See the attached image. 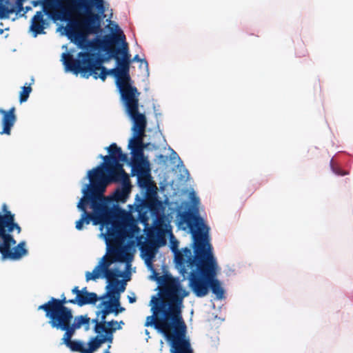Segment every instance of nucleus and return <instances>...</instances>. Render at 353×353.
<instances>
[{"instance_id":"nucleus-1","label":"nucleus","mask_w":353,"mask_h":353,"mask_svg":"<svg viewBox=\"0 0 353 353\" xmlns=\"http://www.w3.org/2000/svg\"><path fill=\"white\" fill-rule=\"evenodd\" d=\"M115 176L114 179L111 175H105L101 167L88 172L90 183L83 190V196L78 203L77 208L83 213L75 225L78 230L83 228L84 223L88 225L91 221L94 225L105 226V242L113 248L121 246L127 238L132 239L140 232V228L132 219L123 221L117 219L113 209L103 196L109 183L121 182V187L116 190L114 198L118 202L126 201L132 188L129 176L126 172L116 174Z\"/></svg>"},{"instance_id":"nucleus-2","label":"nucleus","mask_w":353,"mask_h":353,"mask_svg":"<svg viewBox=\"0 0 353 353\" xmlns=\"http://www.w3.org/2000/svg\"><path fill=\"white\" fill-rule=\"evenodd\" d=\"M161 284L160 294L162 299L167 301L168 309L159 298L153 297L152 310L153 315L146 318L144 325L154 326L170 342V352L176 347L190 343L185 339L186 325L181 315L183 299L189 295L178 279L171 275H164L158 279Z\"/></svg>"},{"instance_id":"nucleus-3","label":"nucleus","mask_w":353,"mask_h":353,"mask_svg":"<svg viewBox=\"0 0 353 353\" xmlns=\"http://www.w3.org/2000/svg\"><path fill=\"white\" fill-rule=\"evenodd\" d=\"M47 0L43 7L54 19L71 21L66 28L68 37L82 49H88L92 43L86 39L87 34H95L100 30L101 17L92 11V4L88 0Z\"/></svg>"},{"instance_id":"nucleus-4","label":"nucleus","mask_w":353,"mask_h":353,"mask_svg":"<svg viewBox=\"0 0 353 353\" xmlns=\"http://www.w3.org/2000/svg\"><path fill=\"white\" fill-rule=\"evenodd\" d=\"M192 261L195 262V259ZM197 265L188 274L192 291L197 297H203L210 289L218 299H223L224 290L216 279L219 267L212 252L197 256Z\"/></svg>"},{"instance_id":"nucleus-5","label":"nucleus","mask_w":353,"mask_h":353,"mask_svg":"<svg viewBox=\"0 0 353 353\" xmlns=\"http://www.w3.org/2000/svg\"><path fill=\"white\" fill-rule=\"evenodd\" d=\"M19 234L22 228L16 221L15 214L3 203L0 211V254L2 260L18 261L28 254L26 243L22 241L17 244L13 232Z\"/></svg>"},{"instance_id":"nucleus-6","label":"nucleus","mask_w":353,"mask_h":353,"mask_svg":"<svg viewBox=\"0 0 353 353\" xmlns=\"http://www.w3.org/2000/svg\"><path fill=\"white\" fill-rule=\"evenodd\" d=\"M62 57L65 70L76 75L81 74L85 78L93 76L95 79L100 78L103 81L108 75L107 68L101 65L102 60L95 53L79 52L77 59H74L70 53H63Z\"/></svg>"},{"instance_id":"nucleus-7","label":"nucleus","mask_w":353,"mask_h":353,"mask_svg":"<svg viewBox=\"0 0 353 353\" xmlns=\"http://www.w3.org/2000/svg\"><path fill=\"white\" fill-rule=\"evenodd\" d=\"M179 242L175 240H171V249L174 253V261L176 265L179 269L180 273L185 277V274H188V268L191 270L197 265V259L194 261L193 260L197 259V256H203L208 254L211 252V245L210 243H204L202 234L201 232L194 234V253L192 255V251L188 248H185L179 251L178 249Z\"/></svg>"},{"instance_id":"nucleus-8","label":"nucleus","mask_w":353,"mask_h":353,"mask_svg":"<svg viewBox=\"0 0 353 353\" xmlns=\"http://www.w3.org/2000/svg\"><path fill=\"white\" fill-rule=\"evenodd\" d=\"M123 243L121 245V246L117 248H113L110 246V248L115 250V251L118 253V257L113 258L112 256H108L107 254L104 255L101 259L98 265L94 268L92 272H87L85 273V279L87 281H89L90 280L95 281L100 276L104 277L107 279L108 283L106 288H112V294H114V291L117 288H119V285L121 286V284L124 283L123 281H121L117 279L118 277L123 276V273L118 269H110V266L116 261H124L123 257H121L119 253V249L122 246ZM106 244L110 247L107 243Z\"/></svg>"},{"instance_id":"nucleus-9","label":"nucleus","mask_w":353,"mask_h":353,"mask_svg":"<svg viewBox=\"0 0 353 353\" xmlns=\"http://www.w3.org/2000/svg\"><path fill=\"white\" fill-rule=\"evenodd\" d=\"M106 150L110 154L99 156V158L103 159V163L99 167L103 170L105 175H111L112 179H115L116 174L125 172L121 162H126L128 157L115 143H112Z\"/></svg>"},{"instance_id":"nucleus-10","label":"nucleus","mask_w":353,"mask_h":353,"mask_svg":"<svg viewBox=\"0 0 353 353\" xmlns=\"http://www.w3.org/2000/svg\"><path fill=\"white\" fill-rule=\"evenodd\" d=\"M108 74L113 75L116 78V84L119 90L121 100L123 103L139 98L140 92L136 87L131 84L130 72L122 66L108 70Z\"/></svg>"},{"instance_id":"nucleus-11","label":"nucleus","mask_w":353,"mask_h":353,"mask_svg":"<svg viewBox=\"0 0 353 353\" xmlns=\"http://www.w3.org/2000/svg\"><path fill=\"white\" fill-rule=\"evenodd\" d=\"M90 319L86 315H79L61 318L58 319L49 320V323L52 327L64 331L62 338L63 343L65 345L72 341V338L75 334L77 330L79 329L83 325H89ZM88 329V327L86 330Z\"/></svg>"},{"instance_id":"nucleus-12","label":"nucleus","mask_w":353,"mask_h":353,"mask_svg":"<svg viewBox=\"0 0 353 353\" xmlns=\"http://www.w3.org/2000/svg\"><path fill=\"white\" fill-rule=\"evenodd\" d=\"M90 319L86 315H79L61 318L58 319L49 320V323L52 327L64 331L62 338L63 343L65 345L72 341V338L75 334L77 330L79 329L83 325H89ZM88 329V327L86 330Z\"/></svg>"},{"instance_id":"nucleus-13","label":"nucleus","mask_w":353,"mask_h":353,"mask_svg":"<svg viewBox=\"0 0 353 353\" xmlns=\"http://www.w3.org/2000/svg\"><path fill=\"white\" fill-rule=\"evenodd\" d=\"M72 301L73 299H67L62 294L60 299L52 297L47 303L39 305L38 310H43L49 320L74 316L72 310L65 306L67 303H72Z\"/></svg>"},{"instance_id":"nucleus-14","label":"nucleus","mask_w":353,"mask_h":353,"mask_svg":"<svg viewBox=\"0 0 353 353\" xmlns=\"http://www.w3.org/2000/svg\"><path fill=\"white\" fill-rule=\"evenodd\" d=\"M125 111L133 122V136L143 140L145 137L147 119L144 114L139 111V98L124 103Z\"/></svg>"},{"instance_id":"nucleus-15","label":"nucleus","mask_w":353,"mask_h":353,"mask_svg":"<svg viewBox=\"0 0 353 353\" xmlns=\"http://www.w3.org/2000/svg\"><path fill=\"white\" fill-rule=\"evenodd\" d=\"M179 216L180 222L181 223H186L187 227L192 234L193 239L194 238V234L201 232L203 243H209L208 242V228L205 225L203 219L200 216L194 214L191 211H184L179 214Z\"/></svg>"},{"instance_id":"nucleus-16","label":"nucleus","mask_w":353,"mask_h":353,"mask_svg":"<svg viewBox=\"0 0 353 353\" xmlns=\"http://www.w3.org/2000/svg\"><path fill=\"white\" fill-rule=\"evenodd\" d=\"M125 283H122L121 286L115 290L114 294H112V288H108L109 290L108 295L112 300V301H105L102 302V305L104 306V308L101 311L98 312L97 315L101 313V320L105 321V319L108 314L110 313H114V315H117L119 313H121L125 310L124 307H120L119 309L115 308L113 309V306H119V293L122 292L125 289Z\"/></svg>"},{"instance_id":"nucleus-17","label":"nucleus","mask_w":353,"mask_h":353,"mask_svg":"<svg viewBox=\"0 0 353 353\" xmlns=\"http://www.w3.org/2000/svg\"><path fill=\"white\" fill-rule=\"evenodd\" d=\"M125 37L122 33L121 34V40L123 41L121 48H118L117 54H114L113 59H115L117 66H122L130 72V66L132 63L131 55L129 53L128 44L125 41Z\"/></svg>"},{"instance_id":"nucleus-18","label":"nucleus","mask_w":353,"mask_h":353,"mask_svg":"<svg viewBox=\"0 0 353 353\" xmlns=\"http://www.w3.org/2000/svg\"><path fill=\"white\" fill-rule=\"evenodd\" d=\"M121 39V35L108 34L104 36L103 39H97L95 43V48L101 49L108 54L109 58H113L118 48H115V44L118 40Z\"/></svg>"},{"instance_id":"nucleus-19","label":"nucleus","mask_w":353,"mask_h":353,"mask_svg":"<svg viewBox=\"0 0 353 353\" xmlns=\"http://www.w3.org/2000/svg\"><path fill=\"white\" fill-rule=\"evenodd\" d=\"M15 111V107H12L8 110L0 108V114L3 116L1 121L2 130L0 134L10 135L12 128L17 121Z\"/></svg>"},{"instance_id":"nucleus-20","label":"nucleus","mask_w":353,"mask_h":353,"mask_svg":"<svg viewBox=\"0 0 353 353\" xmlns=\"http://www.w3.org/2000/svg\"><path fill=\"white\" fill-rule=\"evenodd\" d=\"M72 293L75 294L76 296L72 301V304H77L79 306H83L88 304H95L98 301V296L97 294H79V288L78 286H75L72 290Z\"/></svg>"},{"instance_id":"nucleus-21","label":"nucleus","mask_w":353,"mask_h":353,"mask_svg":"<svg viewBox=\"0 0 353 353\" xmlns=\"http://www.w3.org/2000/svg\"><path fill=\"white\" fill-rule=\"evenodd\" d=\"M132 172H135L137 175V182L140 187L148 188L151 181L150 165L146 166L132 168Z\"/></svg>"},{"instance_id":"nucleus-22","label":"nucleus","mask_w":353,"mask_h":353,"mask_svg":"<svg viewBox=\"0 0 353 353\" xmlns=\"http://www.w3.org/2000/svg\"><path fill=\"white\" fill-rule=\"evenodd\" d=\"M166 225L163 220H158L157 225L154 228V234H150L152 237L157 238L156 244L159 246L164 245L166 243Z\"/></svg>"},{"instance_id":"nucleus-23","label":"nucleus","mask_w":353,"mask_h":353,"mask_svg":"<svg viewBox=\"0 0 353 353\" xmlns=\"http://www.w3.org/2000/svg\"><path fill=\"white\" fill-rule=\"evenodd\" d=\"M45 20L42 12H37L32 19L30 26V30L32 32L34 37L38 34L45 33L43 30L45 28Z\"/></svg>"},{"instance_id":"nucleus-24","label":"nucleus","mask_w":353,"mask_h":353,"mask_svg":"<svg viewBox=\"0 0 353 353\" xmlns=\"http://www.w3.org/2000/svg\"><path fill=\"white\" fill-rule=\"evenodd\" d=\"M145 148H132L130 149L133 155L132 161V168L146 166L150 165L149 161L145 158L143 150Z\"/></svg>"},{"instance_id":"nucleus-25","label":"nucleus","mask_w":353,"mask_h":353,"mask_svg":"<svg viewBox=\"0 0 353 353\" xmlns=\"http://www.w3.org/2000/svg\"><path fill=\"white\" fill-rule=\"evenodd\" d=\"M149 240L148 243L141 248L142 251L145 252V254L150 259L154 257L155 254L156 241L151 239L152 236L148 234Z\"/></svg>"},{"instance_id":"nucleus-26","label":"nucleus","mask_w":353,"mask_h":353,"mask_svg":"<svg viewBox=\"0 0 353 353\" xmlns=\"http://www.w3.org/2000/svg\"><path fill=\"white\" fill-rule=\"evenodd\" d=\"M103 344L101 336H96L92 338L89 342V348H85V353H93L94 351L97 350L101 345Z\"/></svg>"},{"instance_id":"nucleus-27","label":"nucleus","mask_w":353,"mask_h":353,"mask_svg":"<svg viewBox=\"0 0 353 353\" xmlns=\"http://www.w3.org/2000/svg\"><path fill=\"white\" fill-rule=\"evenodd\" d=\"M65 345L69 347L72 352H78L80 353H85V348L83 343L79 341H70Z\"/></svg>"},{"instance_id":"nucleus-28","label":"nucleus","mask_w":353,"mask_h":353,"mask_svg":"<svg viewBox=\"0 0 353 353\" xmlns=\"http://www.w3.org/2000/svg\"><path fill=\"white\" fill-rule=\"evenodd\" d=\"M147 147V144L143 142V140L141 138L136 137L132 136V137L130 139L128 143V148H145Z\"/></svg>"},{"instance_id":"nucleus-29","label":"nucleus","mask_w":353,"mask_h":353,"mask_svg":"<svg viewBox=\"0 0 353 353\" xmlns=\"http://www.w3.org/2000/svg\"><path fill=\"white\" fill-rule=\"evenodd\" d=\"M26 85H27V83ZM31 92L32 88L30 84L28 85L23 86L21 88V91L19 93V102L21 103L26 102L28 100Z\"/></svg>"},{"instance_id":"nucleus-30","label":"nucleus","mask_w":353,"mask_h":353,"mask_svg":"<svg viewBox=\"0 0 353 353\" xmlns=\"http://www.w3.org/2000/svg\"><path fill=\"white\" fill-rule=\"evenodd\" d=\"M4 0H0V19H4L8 17L10 13L14 12L13 8H9L8 6L3 5L2 2ZM1 32V31H0Z\"/></svg>"},{"instance_id":"nucleus-31","label":"nucleus","mask_w":353,"mask_h":353,"mask_svg":"<svg viewBox=\"0 0 353 353\" xmlns=\"http://www.w3.org/2000/svg\"><path fill=\"white\" fill-rule=\"evenodd\" d=\"M92 322L95 323L94 330L95 333L98 334H101L105 332V328L106 326V321H101L100 322L98 321L97 319H93Z\"/></svg>"},{"instance_id":"nucleus-32","label":"nucleus","mask_w":353,"mask_h":353,"mask_svg":"<svg viewBox=\"0 0 353 353\" xmlns=\"http://www.w3.org/2000/svg\"><path fill=\"white\" fill-rule=\"evenodd\" d=\"M92 1L97 10L101 13H103L105 11L103 0H92Z\"/></svg>"},{"instance_id":"nucleus-33","label":"nucleus","mask_w":353,"mask_h":353,"mask_svg":"<svg viewBox=\"0 0 353 353\" xmlns=\"http://www.w3.org/2000/svg\"><path fill=\"white\" fill-rule=\"evenodd\" d=\"M331 166L332 171L334 174L339 176H345L349 174L348 172L342 170L340 168L336 167L332 164V161H331Z\"/></svg>"},{"instance_id":"nucleus-34","label":"nucleus","mask_w":353,"mask_h":353,"mask_svg":"<svg viewBox=\"0 0 353 353\" xmlns=\"http://www.w3.org/2000/svg\"><path fill=\"white\" fill-rule=\"evenodd\" d=\"M121 326H117V327H108L107 326H105V334L104 335H113V333L117 330H121Z\"/></svg>"},{"instance_id":"nucleus-35","label":"nucleus","mask_w":353,"mask_h":353,"mask_svg":"<svg viewBox=\"0 0 353 353\" xmlns=\"http://www.w3.org/2000/svg\"><path fill=\"white\" fill-rule=\"evenodd\" d=\"M101 336L103 343L105 342L112 343L113 341V335H101Z\"/></svg>"},{"instance_id":"nucleus-36","label":"nucleus","mask_w":353,"mask_h":353,"mask_svg":"<svg viewBox=\"0 0 353 353\" xmlns=\"http://www.w3.org/2000/svg\"><path fill=\"white\" fill-rule=\"evenodd\" d=\"M132 61H137V62H141V63H144V64L145 65V66L148 68V61L145 59H140L139 56L138 54L135 55L134 57V58L132 59Z\"/></svg>"},{"instance_id":"nucleus-37","label":"nucleus","mask_w":353,"mask_h":353,"mask_svg":"<svg viewBox=\"0 0 353 353\" xmlns=\"http://www.w3.org/2000/svg\"><path fill=\"white\" fill-rule=\"evenodd\" d=\"M26 0H16V4L17 8H19V10H21L23 8V3Z\"/></svg>"},{"instance_id":"nucleus-38","label":"nucleus","mask_w":353,"mask_h":353,"mask_svg":"<svg viewBox=\"0 0 353 353\" xmlns=\"http://www.w3.org/2000/svg\"><path fill=\"white\" fill-rule=\"evenodd\" d=\"M79 294H95L94 292H90L87 290V288H83L81 290H79Z\"/></svg>"},{"instance_id":"nucleus-39","label":"nucleus","mask_w":353,"mask_h":353,"mask_svg":"<svg viewBox=\"0 0 353 353\" xmlns=\"http://www.w3.org/2000/svg\"><path fill=\"white\" fill-rule=\"evenodd\" d=\"M114 324H117V321L112 320L110 321H106V326H108V327H114L113 325H114Z\"/></svg>"},{"instance_id":"nucleus-40","label":"nucleus","mask_w":353,"mask_h":353,"mask_svg":"<svg viewBox=\"0 0 353 353\" xmlns=\"http://www.w3.org/2000/svg\"><path fill=\"white\" fill-rule=\"evenodd\" d=\"M128 300H129V302L130 303H132L136 301V298L135 297L128 296Z\"/></svg>"},{"instance_id":"nucleus-41","label":"nucleus","mask_w":353,"mask_h":353,"mask_svg":"<svg viewBox=\"0 0 353 353\" xmlns=\"http://www.w3.org/2000/svg\"><path fill=\"white\" fill-rule=\"evenodd\" d=\"M122 325H124V322L123 321H121L120 322H117V324H114V325L121 326L122 327Z\"/></svg>"},{"instance_id":"nucleus-42","label":"nucleus","mask_w":353,"mask_h":353,"mask_svg":"<svg viewBox=\"0 0 353 353\" xmlns=\"http://www.w3.org/2000/svg\"><path fill=\"white\" fill-rule=\"evenodd\" d=\"M120 307H121L120 305L119 306H113V309H115V308L119 309Z\"/></svg>"}]
</instances>
